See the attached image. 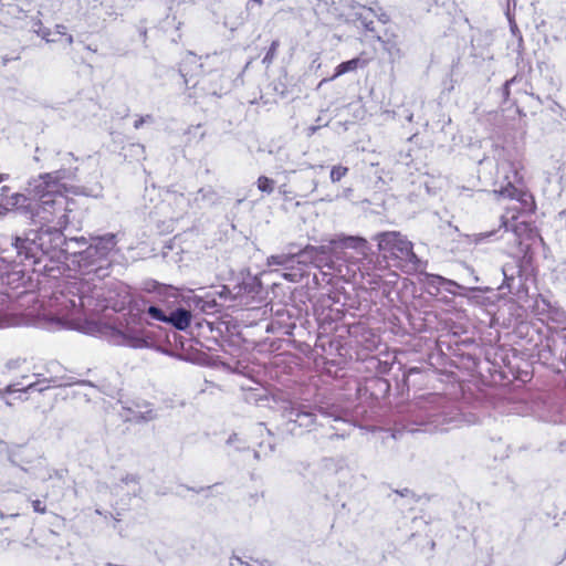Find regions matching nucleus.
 Masks as SVG:
<instances>
[{
    "label": "nucleus",
    "instance_id": "obj_12",
    "mask_svg": "<svg viewBox=\"0 0 566 566\" xmlns=\"http://www.w3.org/2000/svg\"><path fill=\"white\" fill-rule=\"evenodd\" d=\"M167 317V324H170L179 331L187 329L190 326L192 319L190 311L185 308H174L171 304Z\"/></svg>",
    "mask_w": 566,
    "mask_h": 566
},
{
    "label": "nucleus",
    "instance_id": "obj_4",
    "mask_svg": "<svg viewBox=\"0 0 566 566\" xmlns=\"http://www.w3.org/2000/svg\"><path fill=\"white\" fill-rule=\"evenodd\" d=\"M116 243L115 234H105L103 237L94 238L93 243H91L84 251L72 252L70 247L66 254L56 259L69 260V256L72 255V262L77 264L81 274H95L98 277H102L106 275L108 266L107 258L115 249ZM51 259L53 260L54 258Z\"/></svg>",
    "mask_w": 566,
    "mask_h": 566
},
{
    "label": "nucleus",
    "instance_id": "obj_6",
    "mask_svg": "<svg viewBox=\"0 0 566 566\" xmlns=\"http://www.w3.org/2000/svg\"><path fill=\"white\" fill-rule=\"evenodd\" d=\"M384 258L396 260L398 265L408 271L418 269L419 260L413 253L412 243L400 232H381L374 238Z\"/></svg>",
    "mask_w": 566,
    "mask_h": 566
},
{
    "label": "nucleus",
    "instance_id": "obj_25",
    "mask_svg": "<svg viewBox=\"0 0 566 566\" xmlns=\"http://www.w3.org/2000/svg\"><path fill=\"white\" fill-rule=\"evenodd\" d=\"M11 265L6 258L0 256V271L7 270Z\"/></svg>",
    "mask_w": 566,
    "mask_h": 566
},
{
    "label": "nucleus",
    "instance_id": "obj_35",
    "mask_svg": "<svg viewBox=\"0 0 566 566\" xmlns=\"http://www.w3.org/2000/svg\"><path fill=\"white\" fill-rule=\"evenodd\" d=\"M461 296L468 297V294H464V293L462 292V293H461Z\"/></svg>",
    "mask_w": 566,
    "mask_h": 566
},
{
    "label": "nucleus",
    "instance_id": "obj_1",
    "mask_svg": "<svg viewBox=\"0 0 566 566\" xmlns=\"http://www.w3.org/2000/svg\"><path fill=\"white\" fill-rule=\"evenodd\" d=\"M74 179L73 171L62 169L41 174L29 182V195L38 200L32 211V221L40 228L13 238L11 244L18 259L14 263L36 264L44 255L60 258L66 254L70 244H86L84 237L66 240L63 235V230L70 223V214L76 207L70 196L84 193L72 184Z\"/></svg>",
    "mask_w": 566,
    "mask_h": 566
},
{
    "label": "nucleus",
    "instance_id": "obj_19",
    "mask_svg": "<svg viewBox=\"0 0 566 566\" xmlns=\"http://www.w3.org/2000/svg\"><path fill=\"white\" fill-rule=\"evenodd\" d=\"M294 258V255L292 254H281V255H272L268 259V264L269 265H284L286 263H289L292 259Z\"/></svg>",
    "mask_w": 566,
    "mask_h": 566
},
{
    "label": "nucleus",
    "instance_id": "obj_29",
    "mask_svg": "<svg viewBox=\"0 0 566 566\" xmlns=\"http://www.w3.org/2000/svg\"><path fill=\"white\" fill-rule=\"evenodd\" d=\"M144 122H145V119H144V118H140V119L136 120V122H135V125H134V126H135V128H139V127L143 125V123H144Z\"/></svg>",
    "mask_w": 566,
    "mask_h": 566
},
{
    "label": "nucleus",
    "instance_id": "obj_13",
    "mask_svg": "<svg viewBox=\"0 0 566 566\" xmlns=\"http://www.w3.org/2000/svg\"><path fill=\"white\" fill-rule=\"evenodd\" d=\"M60 386H62V384L56 382L55 379L30 382L29 385H27L24 388H21V389L17 388L15 385H9L6 387V389L3 390L2 394L10 395V394H14V392H27L30 390H36L39 392H42V391L49 389L50 387H60Z\"/></svg>",
    "mask_w": 566,
    "mask_h": 566
},
{
    "label": "nucleus",
    "instance_id": "obj_18",
    "mask_svg": "<svg viewBox=\"0 0 566 566\" xmlns=\"http://www.w3.org/2000/svg\"><path fill=\"white\" fill-rule=\"evenodd\" d=\"M274 180L266 177L260 176L256 180V187L260 191L265 192L268 195L272 193L274 190Z\"/></svg>",
    "mask_w": 566,
    "mask_h": 566
},
{
    "label": "nucleus",
    "instance_id": "obj_23",
    "mask_svg": "<svg viewBox=\"0 0 566 566\" xmlns=\"http://www.w3.org/2000/svg\"><path fill=\"white\" fill-rule=\"evenodd\" d=\"M33 509L35 512H39V513H44L45 512V506L42 505L41 501L36 500V501H33Z\"/></svg>",
    "mask_w": 566,
    "mask_h": 566
},
{
    "label": "nucleus",
    "instance_id": "obj_30",
    "mask_svg": "<svg viewBox=\"0 0 566 566\" xmlns=\"http://www.w3.org/2000/svg\"><path fill=\"white\" fill-rule=\"evenodd\" d=\"M294 276H295L294 274H289V273L284 274V277L290 280V281H295Z\"/></svg>",
    "mask_w": 566,
    "mask_h": 566
},
{
    "label": "nucleus",
    "instance_id": "obj_31",
    "mask_svg": "<svg viewBox=\"0 0 566 566\" xmlns=\"http://www.w3.org/2000/svg\"><path fill=\"white\" fill-rule=\"evenodd\" d=\"M559 218L562 220H565L566 221V210H563L560 213H559Z\"/></svg>",
    "mask_w": 566,
    "mask_h": 566
},
{
    "label": "nucleus",
    "instance_id": "obj_2",
    "mask_svg": "<svg viewBox=\"0 0 566 566\" xmlns=\"http://www.w3.org/2000/svg\"><path fill=\"white\" fill-rule=\"evenodd\" d=\"M49 316L60 325L86 334L99 331L95 321L102 306L93 295L92 285L78 276H69L59 282L50 300Z\"/></svg>",
    "mask_w": 566,
    "mask_h": 566
},
{
    "label": "nucleus",
    "instance_id": "obj_11",
    "mask_svg": "<svg viewBox=\"0 0 566 566\" xmlns=\"http://www.w3.org/2000/svg\"><path fill=\"white\" fill-rule=\"evenodd\" d=\"M3 207L7 210H17L20 212L31 213L34 211V208H32V201L31 199L23 193H12L10 196H3L2 197Z\"/></svg>",
    "mask_w": 566,
    "mask_h": 566
},
{
    "label": "nucleus",
    "instance_id": "obj_28",
    "mask_svg": "<svg viewBox=\"0 0 566 566\" xmlns=\"http://www.w3.org/2000/svg\"><path fill=\"white\" fill-rule=\"evenodd\" d=\"M230 295V291L223 286L222 291L220 292L221 297H228Z\"/></svg>",
    "mask_w": 566,
    "mask_h": 566
},
{
    "label": "nucleus",
    "instance_id": "obj_3",
    "mask_svg": "<svg viewBox=\"0 0 566 566\" xmlns=\"http://www.w3.org/2000/svg\"><path fill=\"white\" fill-rule=\"evenodd\" d=\"M116 243L115 234H105L103 237L94 238L93 243H91L84 251L72 252L70 247L66 254L56 259L69 260V256L72 255V262L77 264L81 274H95L98 277H102L106 275L108 266L107 258L115 249ZM51 259L53 260L54 258Z\"/></svg>",
    "mask_w": 566,
    "mask_h": 566
},
{
    "label": "nucleus",
    "instance_id": "obj_32",
    "mask_svg": "<svg viewBox=\"0 0 566 566\" xmlns=\"http://www.w3.org/2000/svg\"><path fill=\"white\" fill-rule=\"evenodd\" d=\"M8 179V175L0 174V182Z\"/></svg>",
    "mask_w": 566,
    "mask_h": 566
},
{
    "label": "nucleus",
    "instance_id": "obj_26",
    "mask_svg": "<svg viewBox=\"0 0 566 566\" xmlns=\"http://www.w3.org/2000/svg\"><path fill=\"white\" fill-rule=\"evenodd\" d=\"M165 293H166V295H167L168 297H174V298H176V300H177V297H178V296H177V291H176V290H174V289H171V287H166V289H165Z\"/></svg>",
    "mask_w": 566,
    "mask_h": 566
},
{
    "label": "nucleus",
    "instance_id": "obj_17",
    "mask_svg": "<svg viewBox=\"0 0 566 566\" xmlns=\"http://www.w3.org/2000/svg\"><path fill=\"white\" fill-rule=\"evenodd\" d=\"M472 46L476 50L483 51L490 43V35L478 31L476 34L472 36ZM482 54V52H480Z\"/></svg>",
    "mask_w": 566,
    "mask_h": 566
},
{
    "label": "nucleus",
    "instance_id": "obj_9",
    "mask_svg": "<svg viewBox=\"0 0 566 566\" xmlns=\"http://www.w3.org/2000/svg\"><path fill=\"white\" fill-rule=\"evenodd\" d=\"M29 319L18 314L9 303L8 296L0 294V328L28 324Z\"/></svg>",
    "mask_w": 566,
    "mask_h": 566
},
{
    "label": "nucleus",
    "instance_id": "obj_8",
    "mask_svg": "<svg viewBox=\"0 0 566 566\" xmlns=\"http://www.w3.org/2000/svg\"><path fill=\"white\" fill-rule=\"evenodd\" d=\"M335 245H306L303 250L300 251L298 255L304 258L303 262H310L314 266L323 269L327 268L329 270L335 269V262L333 260V248Z\"/></svg>",
    "mask_w": 566,
    "mask_h": 566
},
{
    "label": "nucleus",
    "instance_id": "obj_10",
    "mask_svg": "<svg viewBox=\"0 0 566 566\" xmlns=\"http://www.w3.org/2000/svg\"><path fill=\"white\" fill-rule=\"evenodd\" d=\"M328 242L332 245H339L346 249H354L363 258L367 256L369 250L367 240L361 237H346L344 234H339L336 235L334 239H331Z\"/></svg>",
    "mask_w": 566,
    "mask_h": 566
},
{
    "label": "nucleus",
    "instance_id": "obj_5",
    "mask_svg": "<svg viewBox=\"0 0 566 566\" xmlns=\"http://www.w3.org/2000/svg\"><path fill=\"white\" fill-rule=\"evenodd\" d=\"M520 169L521 163L509 156L501 157L496 165L495 182L505 185L501 186L500 189H495L494 193L512 201V205L506 207V214L511 211L513 212L512 219L516 218L515 212L520 210L518 205H527V196L514 187L521 180ZM502 223L505 228H509L507 216L502 217Z\"/></svg>",
    "mask_w": 566,
    "mask_h": 566
},
{
    "label": "nucleus",
    "instance_id": "obj_27",
    "mask_svg": "<svg viewBox=\"0 0 566 566\" xmlns=\"http://www.w3.org/2000/svg\"><path fill=\"white\" fill-rule=\"evenodd\" d=\"M318 127H319V126H310V127L307 128V135H308V136L314 135V134L316 133V130L318 129Z\"/></svg>",
    "mask_w": 566,
    "mask_h": 566
},
{
    "label": "nucleus",
    "instance_id": "obj_7",
    "mask_svg": "<svg viewBox=\"0 0 566 566\" xmlns=\"http://www.w3.org/2000/svg\"><path fill=\"white\" fill-rule=\"evenodd\" d=\"M112 340L117 345L132 348H145L150 345L149 333L140 324H129L123 328H113Z\"/></svg>",
    "mask_w": 566,
    "mask_h": 566
},
{
    "label": "nucleus",
    "instance_id": "obj_24",
    "mask_svg": "<svg viewBox=\"0 0 566 566\" xmlns=\"http://www.w3.org/2000/svg\"><path fill=\"white\" fill-rule=\"evenodd\" d=\"M40 34L48 42H55V41H57L55 38L51 36L52 35L51 31H42V32H40Z\"/></svg>",
    "mask_w": 566,
    "mask_h": 566
},
{
    "label": "nucleus",
    "instance_id": "obj_20",
    "mask_svg": "<svg viewBox=\"0 0 566 566\" xmlns=\"http://www.w3.org/2000/svg\"><path fill=\"white\" fill-rule=\"evenodd\" d=\"M347 167L334 166L331 170V180L333 182L339 181L347 174Z\"/></svg>",
    "mask_w": 566,
    "mask_h": 566
},
{
    "label": "nucleus",
    "instance_id": "obj_14",
    "mask_svg": "<svg viewBox=\"0 0 566 566\" xmlns=\"http://www.w3.org/2000/svg\"><path fill=\"white\" fill-rule=\"evenodd\" d=\"M170 310V301L160 300L157 304L149 305L143 311L150 319L167 323L168 312Z\"/></svg>",
    "mask_w": 566,
    "mask_h": 566
},
{
    "label": "nucleus",
    "instance_id": "obj_21",
    "mask_svg": "<svg viewBox=\"0 0 566 566\" xmlns=\"http://www.w3.org/2000/svg\"><path fill=\"white\" fill-rule=\"evenodd\" d=\"M66 28L62 24H57L55 27V34H59L61 36H65V41L69 45L73 43V36L71 34H66Z\"/></svg>",
    "mask_w": 566,
    "mask_h": 566
},
{
    "label": "nucleus",
    "instance_id": "obj_15",
    "mask_svg": "<svg viewBox=\"0 0 566 566\" xmlns=\"http://www.w3.org/2000/svg\"><path fill=\"white\" fill-rule=\"evenodd\" d=\"M368 62L369 61L367 59H364L361 56H357L349 61L343 62L339 65H337V67L335 69V73L331 77V80H335L336 77H338L345 73L354 72L357 69H363L368 64Z\"/></svg>",
    "mask_w": 566,
    "mask_h": 566
},
{
    "label": "nucleus",
    "instance_id": "obj_16",
    "mask_svg": "<svg viewBox=\"0 0 566 566\" xmlns=\"http://www.w3.org/2000/svg\"><path fill=\"white\" fill-rule=\"evenodd\" d=\"M285 417L297 423L300 427L310 428L314 424L315 416L306 411H297L294 413V409L285 410Z\"/></svg>",
    "mask_w": 566,
    "mask_h": 566
},
{
    "label": "nucleus",
    "instance_id": "obj_34",
    "mask_svg": "<svg viewBox=\"0 0 566 566\" xmlns=\"http://www.w3.org/2000/svg\"><path fill=\"white\" fill-rule=\"evenodd\" d=\"M461 296L468 297V294H464V293L462 292V293H461Z\"/></svg>",
    "mask_w": 566,
    "mask_h": 566
},
{
    "label": "nucleus",
    "instance_id": "obj_22",
    "mask_svg": "<svg viewBox=\"0 0 566 566\" xmlns=\"http://www.w3.org/2000/svg\"><path fill=\"white\" fill-rule=\"evenodd\" d=\"M279 43L276 41L272 42L270 50L265 56L264 60L272 59V56L275 54Z\"/></svg>",
    "mask_w": 566,
    "mask_h": 566
},
{
    "label": "nucleus",
    "instance_id": "obj_33",
    "mask_svg": "<svg viewBox=\"0 0 566 566\" xmlns=\"http://www.w3.org/2000/svg\"><path fill=\"white\" fill-rule=\"evenodd\" d=\"M148 413H149V416L146 419H153L154 415L151 413V411H149Z\"/></svg>",
    "mask_w": 566,
    "mask_h": 566
}]
</instances>
